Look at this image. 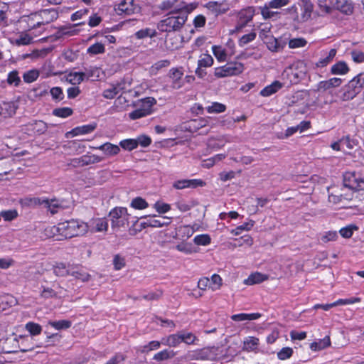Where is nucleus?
Wrapping results in <instances>:
<instances>
[{
  "label": "nucleus",
  "instance_id": "57",
  "mask_svg": "<svg viewBox=\"0 0 364 364\" xmlns=\"http://www.w3.org/2000/svg\"><path fill=\"white\" fill-rule=\"evenodd\" d=\"M181 342H183L188 345L193 344L197 340V337L192 333L190 332H180Z\"/></svg>",
  "mask_w": 364,
  "mask_h": 364
},
{
  "label": "nucleus",
  "instance_id": "41",
  "mask_svg": "<svg viewBox=\"0 0 364 364\" xmlns=\"http://www.w3.org/2000/svg\"><path fill=\"white\" fill-rule=\"evenodd\" d=\"M121 90L119 85H111L108 88L105 89L102 93V96L106 99H113Z\"/></svg>",
  "mask_w": 364,
  "mask_h": 364
},
{
  "label": "nucleus",
  "instance_id": "38",
  "mask_svg": "<svg viewBox=\"0 0 364 364\" xmlns=\"http://www.w3.org/2000/svg\"><path fill=\"white\" fill-rule=\"evenodd\" d=\"M84 79V74L82 72L70 73L66 76V80L74 85L80 84Z\"/></svg>",
  "mask_w": 364,
  "mask_h": 364
},
{
  "label": "nucleus",
  "instance_id": "8",
  "mask_svg": "<svg viewBox=\"0 0 364 364\" xmlns=\"http://www.w3.org/2000/svg\"><path fill=\"white\" fill-rule=\"evenodd\" d=\"M183 75L184 70L182 67L172 68L169 70L168 77L171 80L172 88L177 90L184 85Z\"/></svg>",
  "mask_w": 364,
  "mask_h": 364
},
{
  "label": "nucleus",
  "instance_id": "54",
  "mask_svg": "<svg viewBox=\"0 0 364 364\" xmlns=\"http://www.w3.org/2000/svg\"><path fill=\"white\" fill-rule=\"evenodd\" d=\"M193 242L197 245L206 246L210 243L211 239L208 235L202 234L196 235L193 239Z\"/></svg>",
  "mask_w": 364,
  "mask_h": 364
},
{
  "label": "nucleus",
  "instance_id": "58",
  "mask_svg": "<svg viewBox=\"0 0 364 364\" xmlns=\"http://www.w3.org/2000/svg\"><path fill=\"white\" fill-rule=\"evenodd\" d=\"M181 343V333L170 335L166 338V344L171 347H176Z\"/></svg>",
  "mask_w": 364,
  "mask_h": 364
},
{
  "label": "nucleus",
  "instance_id": "51",
  "mask_svg": "<svg viewBox=\"0 0 364 364\" xmlns=\"http://www.w3.org/2000/svg\"><path fill=\"white\" fill-rule=\"evenodd\" d=\"M87 53L90 55L102 54L105 52V46L101 43H96L90 46L87 50Z\"/></svg>",
  "mask_w": 364,
  "mask_h": 364
},
{
  "label": "nucleus",
  "instance_id": "39",
  "mask_svg": "<svg viewBox=\"0 0 364 364\" xmlns=\"http://www.w3.org/2000/svg\"><path fill=\"white\" fill-rule=\"evenodd\" d=\"M128 107L127 101L125 97L119 96L117 97L114 102V105L112 107L113 112H122L127 109Z\"/></svg>",
  "mask_w": 364,
  "mask_h": 364
},
{
  "label": "nucleus",
  "instance_id": "36",
  "mask_svg": "<svg viewBox=\"0 0 364 364\" xmlns=\"http://www.w3.org/2000/svg\"><path fill=\"white\" fill-rule=\"evenodd\" d=\"M212 51L220 63L225 62L227 60L228 53L226 49L221 46H213L212 47Z\"/></svg>",
  "mask_w": 364,
  "mask_h": 364
},
{
  "label": "nucleus",
  "instance_id": "6",
  "mask_svg": "<svg viewBox=\"0 0 364 364\" xmlns=\"http://www.w3.org/2000/svg\"><path fill=\"white\" fill-rule=\"evenodd\" d=\"M344 186L352 190L360 191L364 189V178L355 173H347L344 176Z\"/></svg>",
  "mask_w": 364,
  "mask_h": 364
},
{
  "label": "nucleus",
  "instance_id": "33",
  "mask_svg": "<svg viewBox=\"0 0 364 364\" xmlns=\"http://www.w3.org/2000/svg\"><path fill=\"white\" fill-rule=\"evenodd\" d=\"M254 15L255 8L253 6H248L239 12L238 17L239 20L247 24L252 20Z\"/></svg>",
  "mask_w": 364,
  "mask_h": 364
},
{
  "label": "nucleus",
  "instance_id": "29",
  "mask_svg": "<svg viewBox=\"0 0 364 364\" xmlns=\"http://www.w3.org/2000/svg\"><path fill=\"white\" fill-rule=\"evenodd\" d=\"M267 276L259 272H255L251 274L246 279L244 280V284L246 285H253L259 284L266 279Z\"/></svg>",
  "mask_w": 364,
  "mask_h": 364
},
{
  "label": "nucleus",
  "instance_id": "45",
  "mask_svg": "<svg viewBox=\"0 0 364 364\" xmlns=\"http://www.w3.org/2000/svg\"><path fill=\"white\" fill-rule=\"evenodd\" d=\"M170 64V60L166 59L159 60L150 68V73L152 75H156L161 69L168 67Z\"/></svg>",
  "mask_w": 364,
  "mask_h": 364
},
{
  "label": "nucleus",
  "instance_id": "42",
  "mask_svg": "<svg viewBox=\"0 0 364 364\" xmlns=\"http://www.w3.org/2000/svg\"><path fill=\"white\" fill-rule=\"evenodd\" d=\"M130 206L136 210H144L149 207V204L141 197H136L131 201Z\"/></svg>",
  "mask_w": 364,
  "mask_h": 364
},
{
  "label": "nucleus",
  "instance_id": "52",
  "mask_svg": "<svg viewBox=\"0 0 364 364\" xmlns=\"http://www.w3.org/2000/svg\"><path fill=\"white\" fill-rule=\"evenodd\" d=\"M307 44V41L304 38H294L289 41V47L291 49L303 48Z\"/></svg>",
  "mask_w": 364,
  "mask_h": 364
},
{
  "label": "nucleus",
  "instance_id": "10",
  "mask_svg": "<svg viewBox=\"0 0 364 364\" xmlns=\"http://www.w3.org/2000/svg\"><path fill=\"white\" fill-rule=\"evenodd\" d=\"M205 7L216 16L226 13L230 9V5L227 0L222 1H209Z\"/></svg>",
  "mask_w": 364,
  "mask_h": 364
},
{
  "label": "nucleus",
  "instance_id": "24",
  "mask_svg": "<svg viewBox=\"0 0 364 364\" xmlns=\"http://www.w3.org/2000/svg\"><path fill=\"white\" fill-rule=\"evenodd\" d=\"M100 161V159L95 156L83 155L78 159L73 160V163L75 166H83L89 164H92L96 162Z\"/></svg>",
  "mask_w": 364,
  "mask_h": 364
},
{
  "label": "nucleus",
  "instance_id": "37",
  "mask_svg": "<svg viewBox=\"0 0 364 364\" xmlns=\"http://www.w3.org/2000/svg\"><path fill=\"white\" fill-rule=\"evenodd\" d=\"M272 7H269L267 4H264L260 7L261 15L265 20L270 18L277 19L279 18L280 13L278 11H272Z\"/></svg>",
  "mask_w": 364,
  "mask_h": 364
},
{
  "label": "nucleus",
  "instance_id": "14",
  "mask_svg": "<svg viewBox=\"0 0 364 364\" xmlns=\"http://www.w3.org/2000/svg\"><path fill=\"white\" fill-rule=\"evenodd\" d=\"M341 92H342L340 99L342 101H349L353 100L360 92L355 87V86L349 81L348 84L343 86Z\"/></svg>",
  "mask_w": 364,
  "mask_h": 364
},
{
  "label": "nucleus",
  "instance_id": "22",
  "mask_svg": "<svg viewBox=\"0 0 364 364\" xmlns=\"http://www.w3.org/2000/svg\"><path fill=\"white\" fill-rule=\"evenodd\" d=\"M44 208H46L52 215L57 213L59 210L63 209L62 201L57 198L48 199L46 198Z\"/></svg>",
  "mask_w": 364,
  "mask_h": 364
},
{
  "label": "nucleus",
  "instance_id": "12",
  "mask_svg": "<svg viewBox=\"0 0 364 364\" xmlns=\"http://www.w3.org/2000/svg\"><path fill=\"white\" fill-rule=\"evenodd\" d=\"M337 53L336 48H331L329 50H323L321 52V57L319 60L316 63V67L324 68L331 63Z\"/></svg>",
  "mask_w": 364,
  "mask_h": 364
},
{
  "label": "nucleus",
  "instance_id": "7",
  "mask_svg": "<svg viewBox=\"0 0 364 364\" xmlns=\"http://www.w3.org/2000/svg\"><path fill=\"white\" fill-rule=\"evenodd\" d=\"M114 9L119 15H132L139 11V7L134 3V0H122L114 6Z\"/></svg>",
  "mask_w": 364,
  "mask_h": 364
},
{
  "label": "nucleus",
  "instance_id": "23",
  "mask_svg": "<svg viewBox=\"0 0 364 364\" xmlns=\"http://www.w3.org/2000/svg\"><path fill=\"white\" fill-rule=\"evenodd\" d=\"M350 68L343 60L338 61L331 67V73L334 75H344L348 73Z\"/></svg>",
  "mask_w": 364,
  "mask_h": 364
},
{
  "label": "nucleus",
  "instance_id": "21",
  "mask_svg": "<svg viewBox=\"0 0 364 364\" xmlns=\"http://www.w3.org/2000/svg\"><path fill=\"white\" fill-rule=\"evenodd\" d=\"M102 151L106 156H113L117 155L120 151L119 146L109 142L105 143L97 148Z\"/></svg>",
  "mask_w": 364,
  "mask_h": 364
},
{
  "label": "nucleus",
  "instance_id": "11",
  "mask_svg": "<svg viewBox=\"0 0 364 364\" xmlns=\"http://www.w3.org/2000/svg\"><path fill=\"white\" fill-rule=\"evenodd\" d=\"M330 6L346 14H351L353 4L351 0H328Z\"/></svg>",
  "mask_w": 364,
  "mask_h": 364
},
{
  "label": "nucleus",
  "instance_id": "49",
  "mask_svg": "<svg viewBox=\"0 0 364 364\" xmlns=\"http://www.w3.org/2000/svg\"><path fill=\"white\" fill-rule=\"evenodd\" d=\"M213 64V58L209 54L202 55L198 61V66L199 68L210 67Z\"/></svg>",
  "mask_w": 364,
  "mask_h": 364
},
{
  "label": "nucleus",
  "instance_id": "27",
  "mask_svg": "<svg viewBox=\"0 0 364 364\" xmlns=\"http://www.w3.org/2000/svg\"><path fill=\"white\" fill-rule=\"evenodd\" d=\"M92 229L95 232H106L108 229V222L106 218H96L91 221Z\"/></svg>",
  "mask_w": 364,
  "mask_h": 364
},
{
  "label": "nucleus",
  "instance_id": "9",
  "mask_svg": "<svg viewBox=\"0 0 364 364\" xmlns=\"http://www.w3.org/2000/svg\"><path fill=\"white\" fill-rule=\"evenodd\" d=\"M38 16H40L41 21H37L36 24L32 26V29L40 28L42 25L48 24L58 17V14L55 9H44L40 11ZM37 17V15H36Z\"/></svg>",
  "mask_w": 364,
  "mask_h": 364
},
{
  "label": "nucleus",
  "instance_id": "48",
  "mask_svg": "<svg viewBox=\"0 0 364 364\" xmlns=\"http://www.w3.org/2000/svg\"><path fill=\"white\" fill-rule=\"evenodd\" d=\"M208 113H222L225 111L226 106L222 103L213 102L210 105L205 107Z\"/></svg>",
  "mask_w": 364,
  "mask_h": 364
},
{
  "label": "nucleus",
  "instance_id": "17",
  "mask_svg": "<svg viewBox=\"0 0 364 364\" xmlns=\"http://www.w3.org/2000/svg\"><path fill=\"white\" fill-rule=\"evenodd\" d=\"M264 43H266L267 48L272 52H278L282 50L284 47V43H282L277 38L271 35L266 36Z\"/></svg>",
  "mask_w": 364,
  "mask_h": 364
},
{
  "label": "nucleus",
  "instance_id": "59",
  "mask_svg": "<svg viewBox=\"0 0 364 364\" xmlns=\"http://www.w3.org/2000/svg\"><path fill=\"white\" fill-rule=\"evenodd\" d=\"M1 217L4 218L5 221H11L18 217V212L16 210H3L1 213Z\"/></svg>",
  "mask_w": 364,
  "mask_h": 364
},
{
  "label": "nucleus",
  "instance_id": "28",
  "mask_svg": "<svg viewBox=\"0 0 364 364\" xmlns=\"http://www.w3.org/2000/svg\"><path fill=\"white\" fill-rule=\"evenodd\" d=\"M282 87V84L279 81H274L271 85L266 86L260 91V95L263 97H269L276 93Z\"/></svg>",
  "mask_w": 364,
  "mask_h": 364
},
{
  "label": "nucleus",
  "instance_id": "46",
  "mask_svg": "<svg viewBox=\"0 0 364 364\" xmlns=\"http://www.w3.org/2000/svg\"><path fill=\"white\" fill-rule=\"evenodd\" d=\"M48 325L56 330L67 329L71 326V322L68 320L50 321Z\"/></svg>",
  "mask_w": 364,
  "mask_h": 364
},
{
  "label": "nucleus",
  "instance_id": "16",
  "mask_svg": "<svg viewBox=\"0 0 364 364\" xmlns=\"http://www.w3.org/2000/svg\"><path fill=\"white\" fill-rule=\"evenodd\" d=\"M156 104V100L154 97H145L137 102L134 106L141 109L144 112L149 115L153 112V106Z\"/></svg>",
  "mask_w": 364,
  "mask_h": 364
},
{
  "label": "nucleus",
  "instance_id": "35",
  "mask_svg": "<svg viewBox=\"0 0 364 364\" xmlns=\"http://www.w3.org/2000/svg\"><path fill=\"white\" fill-rule=\"evenodd\" d=\"M70 275L82 282L88 281L90 277L84 269L78 267H72Z\"/></svg>",
  "mask_w": 364,
  "mask_h": 364
},
{
  "label": "nucleus",
  "instance_id": "44",
  "mask_svg": "<svg viewBox=\"0 0 364 364\" xmlns=\"http://www.w3.org/2000/svg\"><path fill=\"white\" fill-rule=\"evenodd\" d=\"M119 146L125 151H131L137 148V142L135 139H127L119 142Z\"/></svg>",
  "mask_w": 364,
  "mask_h": 364
},
{
  "label": "nucleus",
  "instance_id": "18",
  "mask_svg": "<svg viewBox=\"0 0 364 364\" xmlns=\"http://www.w3.org/2000/svg\"><path fill=\"white\" fill-rule=\"evenodd\" d=\"M95 128V124L82 125L73 129L70 132H68L66 135L68 137L69 136H75L81 134H86L93 132Z\"/></svg>",
  "mask_w": 364,
  "mask_h": 364
},
{
  "label": "nucleus",
  "instance_id": "61",
  "mask_svg": "<svg viewBox=\"0 0 364 364\" xmlns=\"http://www.w3.org/2000/svg\"><path fill=\"white\" fill-rule=\"evenodd\" d=\"M44 235L47 237H54L60 235V228H58V225L56 226H47L44 229Z\"/></svg>",
  "mask_w": 364,
  "mask_h": 364
},
{
  "label": "nucleus",
  "instance_id": "64",
  "mask_svg": "<svg viewBox=\"0 0 364 364\" xmlns=\"http://www.w3.org/2000/svg\"><path fill=\"white\" fill-rule=\"evenodd\" d=\"M338 238L336 231H328L324 232L321 237V242L326 243L330 241H335Z\"/></svg>",
  "mask_w": 364,
  "mask_h": 364
},
{
  "label": "nucleus",
  "instance_id": "19",
  "mask_svg": "<svg viewBox=\"0 0 364 364\" xmlns=\"http://www.w3.org/2000/svg\"><path fill=\"white\" fill-rule=\"evenodd\" d=\"M17 107L12 102H4L0 105V116L4 118L13 117L16 112Z\"/></svg>",
  "mask_w": 364,
  "mask_h": 364
},
{
  "label": "nucleus",
  "instance_id": "62",
  "mask_svg": "<svg viewBox=\"0 0 364 364\" xmlns=\"http://www.w3.org/2000/svg\"><path fill=\"white\" fill-rule=\"evenodd\" d=\"M161 343L157 341H152L148 344L141 347V351L142 353H149V351L156 350L160 348Z\"/></svg>",
  "mask_w": 364,
  "mask_h": 364
},
{
  "label": "nucleus",
  "instance_id": "60",
  "mask_svg": "<svg viewBox=\"0 0 364 364\" xmlns=\"http://www.w3.org/2000/svg\"><path fill=\"white\" fill-rule=\"evenodd\" d=\"M256 33L255 32H251L248 34H245L242 36L238 41V44L240 47H243L247 43L253 41L256 38Z\"/></svg>",
  "mask_w": 364,
  "mask_h": 364
},
{
  "label": "nucleus",
  "instance_id": "43",
  "mask_svg": "<svg viewBox=\"0 0 364 364\" xmlns=\"http://www.w3.org/2000/svg\"><path fill=\"white\" fill-rule=\"evenodd\" d=\"M157 34L156 31L153 28H146L138 31L135 36L138 39H142L146 37H154Z\"/></svg>",
  "mask_w": 364,
  "mask_h": 364
},
{
  "label": "nucleus",
  "instance_id": "15",
  "mask_svg": "<svg viewBox=\"0 0 364 364\" xmlns=\"http://www.w3.org/2000/svg\"><path fill=\"white\" fill-rule=\"evenodd\" d=\"M343 82V80L339 77H331L326 80H323L317 84V91H326L331 88L339 87Z\"/></svg>",
  "mask_w": 364,
  "mask_h": 364
},
{
  "label": "nucleus",
  "instance_id": "56",
  "mask_svg": "<svg viewBox=\"0 0 364 364\" xmlns=\"http://www.w3.org/2000/svg\"><path fill=\"white\" fill-rule=\"evenodd\" d=\"M73 114V109L70 107H61L53 109V114L62 118H65Z\"/></svg>",
  "mask_w": 364,
  "mask_h": 364
},
{
  "label": "nucleus",
  "instance_id": "20",
  "mask_svg": "<svg viewBox=\"0 0 364 364\" xmlns=\"http://www.w3.org/2000/svg\"><path fill=\"white\" fill-rule=\"evenodd\" d=\"M230 142L228 137L223 136L219 138L211 137L208 140L207 145L208 148L213 150H218L223 147L226 143Z\"/></svg>",
  "mask_w": 364,
  "mask_h": 364
},
{
  "label": "nucleus",
  "instance_id": "40",
  "mask_svg": "<svg viewBox=\"0 0 364 364\" xmlns=\"http://www.w3.org/2000/svg\"><path fill=\"white\" fill-rule=\"evenodd\" d=\"M7 83L11 86L18 87L21 83V78L16 70L9 72L7 75Z\"/></svg>",
  "mask_w": 364,
  "mask_h": 364
},
{
  "label": "nucleus",
  "instance_id": "31",
  "mask_svg": "<svg viewBox=\"0 0 364 364\" xmlns=\"http://www.w3.org/2000/svg\"><path fill=\"white\" fill-rule=\"evenodd\" d=\"M84 78L91 79L92 80H98L102 75V71L97 67H90L85 69Z\"/></svg>",
  "mask_w": 364,
  "mask_h": 364
},
{
  "label": "nucleus",
  "instance_id": "53",
  "mask_svg": "<svg viewBox=\"0 0 364 364\" xmlns=\"http://www.w3.org/2000/svg\"><path fill=\"white\" fill-rule=\"evenodd\" d=\"M39 76V72L37 70H30L26 72L23 75V79L26 83H31L37 80Z\"/></svg>",
  "mask_w": 364,
  "mask_h": 364
},
{
  "label": "nucleus",
  "instance_id": "32",
  "mask_svg": "<svg viewBox=\"0 0 364 364\" xmlns=\"http://www.w3.org/2000/svg\"><path fill=\"white\" fill-rule=\"evenodd\" d=\"M331 346V339L329 336H325L323 339L314 341L310 344L311 350L318 351Z\"/></svg>",
  "mask_w": 364,
  "mask_h": 364
},
{
  "label": "nucleus",
  "instance_id": "4",
  "mask_svg": "<svg viewBox=\"0 0 364 364\" xmlns=\"http://www.w3.org/2000/svg\"><path fill=\"white\" fill-rule=\"evenodd\" d=\"M109 215L112 228L124 227L129 224L130 215L127 208L116 207L110 210Z\"/></svg>",
  "mask_w": 364,
  "mask_h": 364
},
{
  "label": "nucleus",
  "instance_id": "34",
  "mask_svg": "<svg viewBox=\"0 0 364 364\" xmlns=\"http://www.w3.org/2000/svg\"><path fill=\"white\" fill-rule=\"evenodd\" d=\"M72 267L66 266L64 263H57L53 266V273L57 277H65L70 274Z\"/></svg>",
  "mask_w": 364,
  "mask_h": 364
},
{
  "label": "nucleus",
  "instance_id": "26",
  "mask_svg": "<svg viewBox=\"0 0 364 364\" xmlns=\"http://www.w3.org/2000/svg\"><path fill=\"white\" fill-rule=\"evenodd\" d=\"M259 344V341L257 338L254 336H248L245 338L243 341V350L251 352L257 349Z\"/></svg>",
  "mask_w": 364,
  "mask_h": 364
},
{
  "label": "nucleus",
  "instance_id": "1",
  "mask_svg": "<svg viewBox=\"0 0 364 364\" xmlns=\"http://www.w3.org/2000/svg\"><path fill=\"white\" fill-rule=\"evenodd\" d=\"M58 228H60V236L70 238L85 234L87 232L88 225L82 221L71 220L58 223Z\"/></svg>",
  "mask_w": 364,
  "mask_h": 364
},
{
  "label": "nucleus",
  "instance_id": "25",
  "mask_svg": "<svg viewBox=\"0 0 364 364\" xmlns=\"http://www.w3.org/2000/svg\"><path fill=\"white\" fill-rule=\"evenodd\" d=\"M46 202V198L42 197H27L21 200V203L23 206L30 207V208H36L41 205L44 207V203Z\"/></svg>",
  "mask_w": 364,
  "mask_h": 364
},
{
  "label": "nucleus",
  "instance_id": "2",
  "mask_svg": "<svg viewBox=\"0 0 364 364\" xmlns=\"http://www.w3.org/2000/svg\"><path fill=\"white\" fill-rule=\"evenodd\" d=\"M245 70L244 64L237 61H231L215 68L214 75L218 78L236 76Z\"/></svg>",
  "mask_w": 364,
  "mask_h": 364
},
{
  "label": "nucleus",
  "instance_id": "63",
  "mask_svg": "<svg viewBox=\"0 0 364 364\" xmlns=\"http://www.w3.org/2000/svg\"><path fill=\"white\" fill-rule=\"evenodd\" d=\"M154 208L159 214H164L171 210V205L168 203L157 201L154 203Z\"/></svg>",
  "mask_w": 364,
  "mask_h": 364
},
{
  "label": "nucleus",
  "instance_id": "50",
  "mask_svg": "<svg viewBox=\"0 0 364 364\" xmlns=\"http://www.w3.org/2000/svg\"><path fill=\"white\" fill-rule=\"evenodd\" d=\"M350 82L360 92L364 87V72L358 74Z\"/></svg>",
  "mask_w": 364,
  "mask_h": 364
},
{
  "label": "nucleus",
  "instance_id": "5",
  "mask_svg": "<svg viewBox=\"0 0 364 364\" xmlns=\"http://www.w3.org/2000/svg\"><path fill=\"white\" fill-rule=\"evenodd\" d=\"M33 341L32 337L28 336H12L6 340V344L11 343L14 348H19L22 352H28L33 350L36 347H41L40 345H34L33 343L28 344L27 343Z\"/></svg>",
  "mask_w": 364,
  "mask_h": 364
},
{
  "label": "nucleus",
  "instance_id": "30",
  "mask_svg": "<svg viewBox=\"0 0 364 364\" xmlns=\"http://www.w3.org/2000/svg\"><path fill=\"white\" fill-rule=\"evenodd\" d=\"M262 316L259 313L245 314L241 313L231 316V319L234 321H252L259 318Z\"/></svg>",
  "mask_w": 364,
  "mask_h": 364
},
{
  "label": "nucleus",
  "instance_id": "55",
  "mask_svg": "<svg viewBox=\"0 0 364 364\" xmlns=\"http://www.w3.org/2000/svg\"><path fill=\"white\" fill-rule=\"evenodd\" d=\"M360 301V299L358 297H352L350 299H338L337 301H336L335 302L331 303V306H332V307H335V306H337L339 305L353 304L355 303H358Z\"/></svg>",
  "mask_w": 364,
  "mask_h": 364
},
{
  "label": "nucleus",
  "instance_id": "47",
  "mask_svg": "<svg viewBox=\"0 0 364 364\" xmlns=\"http://www.w3.org/2000/svg\"><path fill=\"white\" fill-rule=\"evenodd\" d=\"M26 329L31 336H38L42 331V327L38 323L34 322H28L25 326Z\"/></svg>",
  "mask_w": 364,
  "mask_h": 364
},
{
  "label": "nucleus",
  "instance_id": "3",
  "mask_svg": "<svg viewBox=\"0 0 364 364\" xmlns=\"http://www.w3.org/2000/svg\"><path fill=\"white\" fill-rule=\"evenodd\" d=\"M186 15L171 16L161 20L158 28L162 32H172L179 31L187 21Z\"/></svg>",
  "mask_w": 364,
  "mask_h": 364
},
{
  "label": "nucleus",
  "instance_id": "13",
  "mask_svg": "<svg viewBox=\"0 0 364 364\" xmlns=\"http://www.w3.org/2000/svg\"><path fill=\"white\" fill-rule=\"evenodd\" d=\"M32 26H30V28L28 32H22L18 36L14 39V43L16 46H27L33 42V38L38 36L35 34L33 31ZM41 32L39 33V35Z\"/></svg>",
  "mask_w": 364,
  "mask_h": 364
}]
</instances>
